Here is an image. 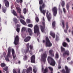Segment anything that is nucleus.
I'll return each instance as SVG.
<instances>
[{"mask_svg":"<svg viewBox=\"0 0 73 73\" xmlns=\"http://www.w3.org/2000/svg\"><path fill=\"white\" fill-rule=\"evenodd\" d=\"M47 60L49 63H50V65L52 66H54L56 64V62L50 56H48Z\"/></svg>","mask_w":73,"mask_h":73,"instance_id":"1","label":"nucleus"},{"mask_svg":"<svg viewBox=\"0 0 73 73\" xmlns=\"http://www.w3.org/2000/svg\"><path fill=\"white\" fill-rule=\"evenodd\" d=\"M8 53L7 55L5 57V60L7 61V62H9V57H10L11 56V47H9L8 48Z\"/></svg>","mask_w":73,"mask_h":73,"instance_id":"2","label":"nucleus"},{"mask_svg":"<svg viewBox=\"0 0 73 73\" xmlns=\"http://www.w3.org/2000/svg\"><path fill=\"white\" fill-rule=\"evenodd\" d=\"M46 47H51L52 46V44L50 42L48 37H46Z\"/></svg>","mask_w":73,"mask_h":73,"instance_id":"3","label":"nucleus"},{"mask_svg":"<svg viewBox=\"0 0 73 73\" xmlns=\"http://www.w3.org/2000/svg\"><path fill=\"white\" fill-rule=\"evenodd\" d=\"M46 57H47V54H46V52L45 51L44 53L41 55V61H42L43 62H45L46 61Z\"/></svg>","mask_w":73,"mask_h":73,"instance_id":"4","label":"nucleus"},{"mask_svg":"<svg viewBox=\"0 0 73 73\" xmlns=\"http://www.w3.org/2000/svg\"><path fill=\"white\" fill-rule=\"evenodd\" d=\"M34 31L35 33H37V36L40 35V31H39V28L38 25H36L34 27Z\"/></svg>","mask_w":73,"mask_h":73,"instance_id":"5","label":"nucleus"},{"mask_svg":"<svg viewBox=\"0 0 73 73\" xmlns=\"http://www.w3.org/2000/svg\"><path fill=\"white\" fill-rule=\"evenodd\" d=\"M65 69L66 70L64 69H63L61 71V72L62 73H69L70 72L71 69L70 68H68V67L67 66H65Z\"/></svg>","mask_w":73,"mask_h":73,"instance_id":"6","label":"nucleus"},{"mask_svg":"<svg viewBox=\"0 0 73 73\" xmlns=\"http://www.w3.org/2000/svg\"><path fill=\"white\" fill-rule=\"evenodd\" d=\"M42 20L43 21L42 22V24L43 26L42 25H40V26L42 32H44V29L45 28V22H44L45 21V19L44 17L43 18Z\"/></svg>","mask_w":73,"mask_h":73,"instance_id":"7","label":"nucleus"},{"mask_svg":"<svg viewBox=\"0 0 73 73\" xmlns=\"http://www.w3.org/2000/svg\"><path fill=\"white\" fill-rule=\"evenodd\" d=\"M52 11L53 13L54 16L56 17V15L57 14V8L56 7H54L52 9Z\"/></svg>","mask_w":73,"mask_h":73,"instance_id":"8","label":"nucleus"},{"mask_svg":"<svg viewBox=\"0 0 73 73\" xmlns=\"http://www.w3.org/2000/svg\"><path fill=\"white\" fill-rule=\"evenodd\" d=\"M48 13H49V11H47L46 13V16L47 17L48 21H50V20L52 19V15L50 13H49V14Z\"/></svg>","mask_w":73,"mask_h":73,"instance_id":"9","label":"nucleus"},{"mask_svg":"<svg viewBox=\"0 0 73 73\" xmlns=\"http://www.w3.org/2000/svg\"><path fill=\"white\" fill-rule=\"evenodd\" d=\"M19 37L18 35H17L15 37L14 40V44L15 45H17L19 44Z\"/></svg>","mask_w":73,"mask_h":73,"instance_id":"10","label":"nucleus"},{"mask_svg":"<svg viewBox=\"0 0 73 73\" xmlns=\"http://www.w3.org/2000/svg\"><path fill=\"white\" fill-rule=\"evenodd\" d=\"M70 54L69 51L68 50H66L63 53V55L64 57H65L66 55L69 56Z\"/></svg>","mask_w":73,"mask_h":73,"instance_id":"11","label":"nucleus"},{"mask_svg":"<svg viewBox=\"0 0 73 73\" xmlns=\"http://www.w3.org/2000/svg\"><path fill=\"white\" fill-rule=\"evenodd\" d=\"M29 43H28L26 44V46L27 47V48L26 49H25L24 50V52L25 53V54H26V53H27L28 52H29Z\"/></svg>","mask_w":73,"mask_h":73,"instance_id":"12","label":"nucleus"},{"mask_svg":"<svg viewBox=\"0 0 73 73\" xmlns=\"http://www.w3.org/2000/svg\"><path fill=\"white\" fill-rule=\"evenodd\" d=\"M3 2L4 3L5 7H7V8H8L9 5V2L8 0H4Z\"/></svg>","mask_w":73,"mask_h":73,"instance_id":"13","label":"nucleus"},{"mask_svg":"<svg viewBox=\"0 0 73 73\" xmlns=\"http://www.w3.org/2000/svg\"><path fill=\"white\" fill-rule=\"evenodd\" d=\"M33 71L32 70V68L31 67H29L26 70L27 73H32Z\"/></svg>","mask_w":73,"mask_h":73,"instance_id":"14","label":"nucleus"},{"mask_svg":"<svg viewBox=\"0 0 73 73\" xmlns=\"http://www.w3.org/2000/svg\"><path fill=\"white\" fill-rule=\"evenodd\" d=\"M31 62L35 63V56L34 55H33L31 57Z\"/></svg>","mask_w":73,"mask_h":73,"instance_id":"15","label":"nucleus"},{"mask_svg":"<svg viewBox=\"0 0 73 73\" xmlns=\"http://www.w3.org/2000/svg\"><path fill=\"white\" fill-rule=\"evenodd\" d=\"M31 37L30 36H27L24 39V41L25 42H28L29 41H30Z\"/></svg>","mask_w":73,"mask_h":73,"instance_id":"16","label":"nucleus"},{"mask_svg":"<svg viewBox=\"0 0 73 73\" xmlns=\"http://www.w3.org/2000/svg\"><path fill=\"white\" fill-rule=\"evenodd\" d=\"M45 3H42V4L40 5V9H42L45 8Z\"/></svg>","mask_w":73,"mask_h":73,"instance_id":"17","label":"nucleus"},{"mask_svg":"<svg viewBox=\"0 0 73 73\" xmlns=\"http://www.w3.org/2000/svg\"><path fill=\"white\" fill-rule=\"evenodd\" d=\"M28 32L29 33V35L30 36H32V35H33V33L32 32V30L31 29L28 28Z\"/></svg>","mask_w":73,"mask_h":73,"instance_id":"18","label":"nucleus"},{"mask_svg":"<svg viewBox=\"0 0 73 73\" xmlns=\"http://www.w3.org/2000/svg\"><path fill=\"white\" fill-rule=\"evenodd\" d=\"M11 52L13 58H16V54H15V50H14L13 49H12Z\"/></svg>","mask_w":73,"mask_h":73,"instance_id":"19","label":"nucleus"},{"mask_svg":"<svg viewBox=\"0 0 73 73\" xmlns=\"http://www.w3.org/2000/svg\"><path fill=\"white\" fill-rule=\"evenodd\" d=\"M40 11L41 13H43L44 15H45V13L46 12V10H42V9H40Z\"/></svg>","mask_w":73,"mask_h":73,"instance_id":"20","label":"nucleus"},{"mask_svg":"<svg viewBox=\"0 0 73 73\" xmlns=\"http://www.w3.org/2000/svg\"><path fill=\"white\" fill-rule=\"evenodd\" d=\"M16 9L17 10L18 13L20 14L21 13V9L20 7H16Z\"/></svg>","mask_w":73,"mask_h":73,"instance_id":"21","label":"nucleus"},{"mask_svg":"<svg viewBox=\"0 0 73 73\" xmlns=\"http://www.w3.org/2000/svg\"><path fill=\"white\" fill-rule=\"evenodd\" d=\"M33 72L34 73H36L37 72V68L35 66H33Z\"/></svg>","mask_w":73,"mask_h":73,"instance_id":"22","label":"nucleus"},{"mask_svg":"<svg viewBox=\"0 0 73 73\" xmlns=\"http://www.w3.org/2000/svg\"><path fill=\"white\" fill-rule=\"evenodd\" d=\"M20 21L21 23H22V24L23 25H26V23L25 21H24V20L23 19H21L20 20Z\"/></svg>","mask_w":73,"mask_h":73,"instance_id":"23","label":"nucleus"},{"mask_svg":"<svg viewBox=\"0 0 73 73\" xmlns=\"http://www.w3.org/2000/svg\"><path fill=\"white\" fill-rule=\"evenodd\" d=\"M52 28H54V29H55L54 27H56V21H54L52 23Z\"/></svg>","mask_w":73,"mask_h":73,"instance_id":"24","label":"nucleus"},{"mask_svg":"<svg viewBox=\"0 0 73 73\" xmlns=\"http://www.w3.org/2000/svg\"><path fill=\"white\" fill-rule=\"evenodd\" d=\"M13 21L15 22V24H16L18 23V21H17V19L16 18H14L13 19Z\"/></svg>","mask_w":73,"mask_h":73,"instance_id":"25","label":"nucleus"},{"mask_svg":"<svg viewBox=\"0 0 73 73\" xmlns=\"http://www.w3.org/2000/svg\"><path fill=\"white\" fill-rule=\"evenodd\" d=\"M59 58V55H58V53L56 52L55 54V58L56 59H58Z\"/></svg>","mask_w":73,"mask_h":73,"instance_id":"26","label":"nucleus"},{"mask_svg":"<svg viewBox=\"0 0 73 73\" xmlns=\"http://www.w3.org/2000/svg\"><path fill=\"white\" fill-rule=\"evenodd\" d=\"M2 11L3 12L5 13V12L7 11L6 8H5L3 7L2 8Z\"/></svg>","mask_w":73,"mask_h":73,"instance_id":"27","label":"nucleus"},{"mask_svg":"<svg viewBox=\"0 0 73 73\" xmlns=\"http://www.w3.org/2000/svg\"><path fill=\"white\" fill-rule=\"evenodd\" d=\"M50 35L51 36H52V37H53L54 38H55V34L51 32L50 33Z\"/></svg>","mask_w":73,"mask_h":73,"instance_id":"28","label":"nucleus"},{"mask_svg":"<svg viewBox=\"0 0 73 73\" xmlns=\"http://www.w3.org/2000/svg\"><path fill=\"white\" fill-rule=\"evenodd\" d=\"M13 14L15 16H17V13H16V12L14 10H13V11H12Z\"/></svg>","mask_w":73,"mask_h":73,"instance_id":"29","label":"nucleus"},{"mask_svg":"<svg viewBox=\"0 0 73 73\" xmlns=\"http://www.w3.org/2000/svg\"><path fill=\"white\" fill-rule=\"evenodd\" d=\"M48 67H46L45 68L44 70V72H43V73H48Z\"/></svg>","mask_w":73,"mask_h":73,"instance_id":"30","label":"nucleus"},{"mask_svg":"<svg viewBox=\"0 0 73 73\" xmlns=\"http://www.w3.org/2000/svg\"><path fill=\"white\" fill-rule=\"evenodd\" d=\"M62 45L64 47H66V46H67V43L66 42H64L62 43Z\"/></svg>","mask_w":73,"mask_h":73,"instance_id":"31","label":"nucleus"},{"mask_svg":"<svg viewBox=\"0 0 73 73\" xmlns=\"http://www.w3.org/2000/svg\"><path fill=\"white\" fill-rule=\"evenodd\" d=\"M16 2L17 3H23V0H16Z\"/></svg>","mask_w":73,"mask_h":73,"instance_id":"32","label":"nucleus"},{"mask_svg":"<svg viewBox=\"0 0 73 73\" xmlns=\"http://www.w3.org/2000/svg\"><path fill=\"white\" fill-rule=\"evenodd\" d=\"M65 49L62 47H61V51L62 52H62H64L65 51Z\"/></svg>","mask_w":73,"mask_h":73,"instance_id":"33","label":"nucleus"},{"mask_svg":"<svg viewBox=\"0 0 73 73\" xmlns=\"http://www.w3.org/2000/svg\"><path fill=\"white\" fill-rule=\"evenodd\" d=\"M48 68L50 71H53V68L52 67L49 66Z\"/></svg>","mask_w":73,"mask_h":73,"instance_id":"34","label":"nucleus"},{"mask_svg":"<svg viewBox=\"0 0 73 73\" xmlns=\"http://www.w3.org/2000/svg\"><path fill=\"white\" fill-rule=\"evenodd\" d=\"M64 23H65L64 21H62V24L63 25L62 27L63 28H65V25H64Z\"/></svg>","mask_w":73,"mask_h":73,"instance_id":"35","label":"nucleus"},{"mask_svg":"<svg viewBox=\"0 0 73 73\" xmlns=\"http://www.w3.org/2000/svg\"><path fill=\"white\" fill-rule=\"evenodd\" d=\"M39 3L40 5L43 4V0H40L39 1Z\"/></svg>","mask_w":73,"mask_h":73,"instance_id":"36","label":"nucleus"},{"mask_svg":"<svg viewBox=\"0 0 73 73\" xmlns=\"http://www.w3.org/2000/svg\"><path fill=\"white\" fill-rule=\"evenodd\" d=\"M26 22L27 24H29V23H31V20L29 19H27L26 20Z\"/></svg>","mask_w":73,"mask_h":73,"instance_id":"37","label":"nucleus"},{"mask_svg":"<svg viewBox=\"0 0 73 73\" xmlns=\"http://www.w3.org/2000/svg\"><path fill=\"white\" fill-rule=\"evenodd\" d=\"M23 12L24 14H26L27 13V9L26 8H25L23 9Z\"/></svg>","mask_w":73,"mask_h":73,"instance_id":"38","label":"nucleus"},{"mask_svg":"<svg viewBox=\"0 0 73 73\" xmlns=\"http://www.w3.org/2000/svg\"><path fill=\"white\" fill-rule=\"evenodd\" d=\"M27 30V29L25 27H23L21 30L22 32H23V31H25Z\"/></svg>","mask_w":73,"mask_h":73,"instance_id":"39","label":"nucleus"},{"mask_svg":"<svg viewBox=\"0 0 73 73\" xmlns=\"http://www.w3.org/2000/svg\"><path fill=\"white\" fill-rule=\"evenodd\" d=\"M1 67H4V66H5L6 65L4 63H1Z\"/></svg>","mask_w":73,"mask_h":73,"instance_id":"40","label":"nucleus"},{"mask_svg":"<svg viewBox=\"0 0 73 73\" xmlns=\"http://www.w3.org/2000/svg\"><path fill=\"white\" fill-rule=\"evenodd\" d=\"M8 67L7 66H6L5 68H3V70H5V71H8Z\"/></svg>","mask_w":73,"mask_h":73,"instance_id":"41","label":"nucleus"},{"mask_svg":"<svg viewBox=\"0 0 73 73\" xmlns=\"http://www.w3.org/2000/svg\"><path fill=\"white\" fill-rule=\"evenodd\" d=\"M61 5H62V7H64V6H65V3L64 1H62L61 4Z\"/></svg>","mask_w":73,"mask_h":73,"instance_id":"42","label":"nucleus"},{"mask_svg":"<svg viewBox=\"0 0 73 73\" xmlns=\"http://www.w3.org/2000/svg\"><path fill=\"white\" fill-rule=\"evenodd\" d=\"M33 45H29V48H30V50H32L33 49Z\"/></svg>","mask_w":73,"mask_h":73,"instance_id":"43","label":"nucleus"},{"mask_svg":"<svg viewBox=\"0 0 73 73\" xmlns=\"http://www.w3.org/2000/svg\"><path fill=\"white\" fill-rule=\"evenodd\" d=\"M28 26L29 27H30V28L33 27V25L32 24H29L28 25Z\"/></svg>","mask_w":73,"mask_h":73,"instance_id":"44","label":"nucleus"},{"mask_svg":"<svg viewBox=\"0 0 73 73\" xmlns=\"http://www.w3.org/2000/svg\"><path fill=\"white\" fill-rule=\"evenodd\" d=\"M66 28L67 30H68V28H69V26H68V23L66 22Z\"/></svg>","mask_w":73,"mask_h":73,"instance_id":"45","label":"nucleus"},{"mask_svg":"<svg viewBox=\"0 0 73 73\" xmlns=\"http://www.w3.org/2000/svg\"><path fill=\"white\" fill-rule=\"evenodd\" d=\"M21 18H22V19H24V17L23 16V15H21V13L20 14H19Z\"/></svg>","mask_w":73,"mask_h":73,"instance_id":"46","label":"nucleus"},{"mask_svg":"<svg viewBox=\"0 0 73 73\" xmlns=\"http://www.w3.org/2000/svg\"><path fill=\"white\" fill-rule=\"evenodd\" d=\"M66 40L68 42H70V40L68 38H66Z\"/></svg>","mask_w":73,"mask_h":73,"instance_id":"47","label":"nucleus"},{"mask_svg":"<svg viewBox=\"0 0 73 73\" xmlns=\"http://www.w3.org/2000/svg\"><path fill=\"white\" fill-rule=\"evenodd\" d=\"M16 31L17 32H20V28H17L16 29Z\"/></svg>","mask_w":73,"mask_h":73,"instance_id":"48","label":"nucleus"},{"mask_svg":"<svg viewBox=\"0 0 73 73\" xmlns=\"http://www.w3.org/2000/svg\"><path fill=\"white\" fill-rule=\"evenodd\" d=\"M71 57H68L67 59V60L68 61H69V60H71Z\"/></svg>","mask_w":73,"mask_h":73,"instance_id":"49","label":"nucleus"},{"mask_svg":"<svg viewBox=\"0 0 73 73\" xmlns=\"http://www.w3.org/2000/svg\"><path fill=\"white\" fill-rule=\"evenodd\" d=\"M66 8L67 10H69V4H67L66 5Z\"/></svg>","mask_w":73,"mask_h":73,"instance_id":"50","label":"nucleus"},{"mask_svg":"<svg viewBox=\"0 0 73 73\" xmlns=\"http://www.w3.org/2000/svg\"><path fill=\"white\" fill-rule=\"evenodd\" d=\"M29 53L30 54H31V55H32L33 53H32V51L31 50H30L29 51Z\"/></svg>","mask_w":73,"mask_h":73,"instance_id":"51","label":"nucleus"},{"mask_svg":"<svg viewBox=\"0 0 73 73\" xmlns=\"http://www.w3.org/2000/svg\"><path fill=\"white\" fill-rule=\"evenodd\" d=\"M13 73H17V72H16V70L15 69H13Z\"/></svg>","mask_w":73,"mask_h":73,"instance_id":"52","label":"nucleus"},{"mask_svg":"<svg viewBox=\"0 0 73 73\" xmlns=\"http://www.w3.org/2000/svg\"><path fill=\"white\" fill-rule=\"evenodd\" d=\"M63 10L64 12V13H66V9H65L64 8H63Z\"/></svg>","mask_w":73,"mask_h":73,"instance_id":"53","label":"nucleus"},{"mask_svg":"<svg viewBox=\"0 0 73 73\" xmlns=\"http://www.w3.org/2000/svg\"><path fill=\"white\" fill-rule=\"evenodd\" d=\"M36 22H38L39 21V19H38V17H36Z\"/></svg>","mask_w":73,"mask_h":73,"instance_id":"54","label":"nucleus"},{"mask_svg":"<svg viewBox=\"0 0 73 73\" xmlns=\"http://www.w3.org/2000/svg\"><path fill=\"white\" fill-rule=\"evenodd\" d=\"M49 53L50 54L52 53V50H50L49 51Z\"/></svg>","mask_w":73,"mask_h":73,"instance_id":"55","label":"nucleus"},{"mask_svg":"<svg viewBox=\"0 0 73 73\" xmlns=\"http://www.w3.org/2000/svg\"><path fill=\"white\" fill-rule=\"evenodd\" d=\"M50 54L51 56L52 57H54V53H51Z\"/></svg>","mask_w":73,"mask_h":73,"instance_id":"56","label":"nucleus"},{"mask_svg":"<svg viewBox=\"0 0 73 73\" xmlns=\"http://www.w3.org/2000/svg\"><path fill=\"white\" fill-rule=\"evenodd\" d=\"M59 13L60 15H61L62 14V10L59 11Z\"/></svg>","mask_w":73,"mask_h":73,"instance_id":"57","label":"nucleus"},{"mask_svg":"<svg viewBox=\"0 0 73 73\" xmlns=\"http://www.w3.org/2000/svg\"><path fill=\"white\" fill-rule=\"evenodd\" d=\"M3 56L5 57V55H6V53L5 52H4L3 54Z\"/></svg>","mask_w":73,"mask_h":73,"instance_id":"58","label":"nucleus"},{"mask_svg":"<svg viewBox=\"0 0 73 73\" xmlns=\"http://www.w3.org/2000/svg\"><path fill=\"white\" fill-rule=\"evenodd\" d=\"M18 73H20V69H19L18 70Z\"/></svg>","mask_w":73,"mask_h":73,"instance_id":"59","label":"nucleus"},{"mask_svg":"<svg viewBox=\"0 0 73 73\" xmlns=\"http://www.w3.org/2000/svg\"><path fill=\"white\" fill-rule=\"evenodd\" d=\"M42 71L44 72V67H43V66H42Z\"/></svg>","mask_w":73,"mask_h":73,"instance_id":"60","label":"nucleus"},{"mask_svg":"<svg viewBox=\"0 0 73 73\" xmlns=\"http://www.w3.org/2000/svg\"><path fill=\"white\" fill-rule=\"evenodd\" d=\"M64 31L65 33H67V30H64Z\"/></svg>","mask_w":73,"mask_h":73,"instance_id":"61","label":"nucleus"},{"mask_svg":"<svg viewBox=\"0 0 73 73\" xmlns=\"http://www.w3.org/2000/svg\"><path fill=\"white\" fill-rule=\"evenodd\" d=\"M56 41H57L58 40V37H56Z\"/></svg>","mask_w":73,"mask_h":73,"instance_id":"62","label":"nucleus"},{"mask_svg":"<svg viewBox=\"0 0 73 73\" xmlns=\"http://www.w3.org/2000/svg\"><path fill=\"white\" fill-rule=\"evenodd\" d=\"M45 41L44 40H43V43H45Z\"/></svg>","mask_w":73,"mask_h":73,"instance_id":"63","label":"nucleus"},{"mask_svg":"<svg viewBox=\"0 0 73 73\" xmlns=\"http://www.w3.org/2000/svg\"><path fill=\"white\" fill-rule=\"evenodd\" d=\"M25 71L24 70H23V72H22V73H25Z\"/></svg>","mask_w":73,"mask_h":73,"instance_id":"64","label":"nucleus"}]
</instances>
